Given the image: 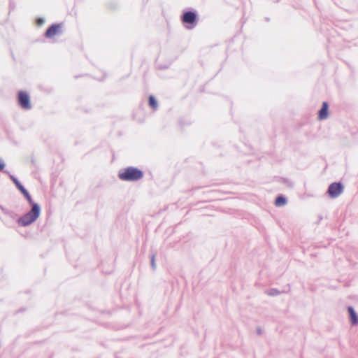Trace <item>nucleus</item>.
Listing matches in <instances>:
<instances>
[{
    "label": "nucleus",
    "instance_id": "nucleus-1",
    "mask_svg": "<svg viewBox=\"0 0 358 358\" xmlns=\"http://www.w3.org/2000/svg\"><path fill=\"white\" fill-rule=\"evenodd\" d=\"M118 176L124 181H136L143 178V173L137 168L130 166L121 170Z\"/></svg>",
    "mask_w": 358,
    "mask_h": 358
},
{
    "label": "nucleus",
    "instance_id": "nucleus-2",
    "mask_svg": "<svg viewBox=\"0 0 358 358\" xmlns=\"http://www.w3.org/2000/svg\"><path fill=\"white\" fill-rule=\"evenodd\" d=\"M40 215V208L38 204L34 203L31 210L20 217L18 223L21 226H27L34 222Z\"/></svg>",
    "mask_w": 358,
    "mask_h": 358
},
{
    "label": "nucleus",
    "instance_id": "nucleus-3",
    "mask_svg": "<svg viewBox=\"0 0 358 358\" xmlns=\"http://www.w3.org/2000/svg\"><path fill=\"white\" fill-rule=\"evenodd\" d=\"M344 187L341 182H333L328 188V194L331 198H337L343 192Z\"/></svg>",
    "mask_w": 358,
    "mask_h": 358
},
{
    "label": "nucleus",
    "instance_id": "nucleus-4",
    "mask_svg": "<svg viewBox=\"0 0 358 358\" xmlns=\"http://www.w3.org/2000/svg\"><path fill=\"white\" fill-rule=\"evenodd\" d=\"M18 103L20 106L25 110H29L31 108L30 99L27 92L24 91L19 92Z\"/></svg>",
    "mask_w": 358,
    "mask_h": 358
},
{
    "label": "nucleus",
    "instance_id": "nucleus-5",
    "mask_svg": "<svg viewBox=\"0 0 358 358\" xmlns=\"http://www.w3.org/2000/svg\"><path fill=\"white\" fill-rule=\"evenodd\" d=\"M62 33V26L58 24H52L46 31L45 36L47 38H52Z\"/></svg>",
    "mask_w": 358,
    "mask_h": 358
},
{
    "label": "nucleus",
    "instance_id": "nucleus-6",
    "mask_svg": "<svg viewBox=\"0 0 358 358\" xmlns=\"http://www.w3.org/2000/svg\"><path fill=\"white\" fill-rule=\"evenodd\" d=\"M196 21V15L194 12L188 11L182 16V22L184 24H194Z\"/></svg>",
    "mask_w": 358,
    "mask_h": 358
},
{
    "label": "nucleus",
    "instance_id": "nucleus-7",
    "mask_svg": "<svg viewBox=\"0 0 358 358\" xmlns=\"http://www.w3.org/2000/svg\"><path fill=\"white\" fill-rule=\"evenodd\" d=\"M328 117V103L323 102L322 106L319 111L318 119L320 120H325Z\"/></svg>",
    "mask_w": 358,
    "mask_h": 358
},
{
    "label": "nucleus",
    "instance_id": "nucleus-8",
    "mask_svg": "<svg viewBox=\"0 0 358 358\" xmlns=\"http://www.w3.org/2000/svg\"><path fill=\"white\" fill-rule=\"evenodd\" d=\"M348 310L349 313L351 324L352 325L358 324V316H357L355 309L352 306H350V307H348Z\"/></svg>",
    "mask_w": 358,
    "mask_h": 358
},
{
    "label": "nucleus",
    "instance_id": "nucleus-9",
    "mask_svg": "<svg viewBox=\"0 0 358 358\" xmlns=\"http://www.w3.org/2000/svg\"><path fill=\"white\" fill-rule=\"evenodd\" d=\"M287 203V199L285 196L280 195V196H278L276 199H275V205L276 206H284Z\"/></svg>",
    "mask_w": 358,
    "mask_h": 358
},
{
    "label": "nucleus",
    "instance_id": "nucleus-10",
    "mask_svg": "<svg viewBox=\"0 0 358 358\" xmlns=\"http://www.w3.org/2000/svg\"><path fill=\"white\" fill-rule=\"evenodd\" d=\"M148 102H149V106L154 110L157 109V100L155 99V98L150 95L148 98Z\"/></svg>",
    "mask_w": 358,
    "mask_h": 358
},
{
    "label": "nucleus",
    "instance_id": "nucleus-11",
    "mask_svg": "<svg viewBox=\"0 0 358 358\" xmlns=\"http://www.w3.org/2000/svg\"><path fill=\"white\" fill-rule=\"evenodd\" d=\"M266 294L268 296H275L280 294V292L275 288L270 289L266 292Z\"/></svg>",
    "mask_w": 358,
    "mask_h": 358
},
{
    "label": "nucleus",
    "instance_id": "nucleus-12",
    "mask_svg": "<svg viewBox=\"0 0 358 358\" xmlns=\"http://www.w3.org/2000/svg\"><path fill=\"white\" fill-rule=\"evenodd\" d=\"M18 189L24 194V196L27 195L29 193L22 185H19Z\"/></svg>",
    "mask_w": 358,
    "mask_h": 358
},
{
    "label": "nucleus",
    "instance_id": "nucleus-13",
    "mask_svg": "<svg viewBox=\"0 0 358 358\" xmlns=\"http://www.w3.org/2000/svg\"><path fill=\"white\" fill-rule=\"evenodd\" d=\"M11 178L13 181V182L15 183V185H16V187H17V189L19 188V185H22L19 181L14 177L11 176Z\"/></svg>",
    "mask_w": 358,
    "mask_h": 358
},
{
    "label": "nucleus",
    "instance_id": "nucleus-14",
    "mask_svg": "<svg viewBox=\"0 0 358 358\" xmlns=\"http://www.w3.org/2000/svg\"><path fill=\"white\" fill-rule=\"evenodd\" d=\"M24 196L26 197V199H27V201H29V203H31L32 205L34 204L33 201H32V199L29 193L27 195H25Z\"/></svg>",
    "mask_w": 358,
    "mask_h": 358
},
{
    "label": "nucleus",
    "instance_id": "nucleus-15",
    "mask_svg": "<svg viewBox=\"0 0 358 358\" xmlns=\"http://www.w3.org/2000/svg\"><path fill=\"white\" fill-rule=\"evenodd\" d=\"M4 168V164L0 161V171L3 170Z\"/></svg>",
    "mask_w": 358,
    "mask_h": 358
},
{
    "label": "nucleus",
    "instance_id": "nucleus-16",
    "mask_svg": "<svg viewBox=\"0 0 358 358\" xmlns=\"http://www.w3.org/2000/svg\"><path fill=\"white\" fill-rule=\"evenodd\" d=\"M43 20H41V19H38V24H42V23H43Z\"/></svg>",
    "mask_w": 358,
    "mask_h": 358
},
{
    "label": "nucleus",
    "instance_id": "nucleus-17",
    "mask_svg": "<svg viewBox=\"0 0 358 358\" xmlns=\"http://www.w3.org/2000/svg\"><path fill=\"white\" fill-rule=\"evenodd\" d=\"M152 266H154V259H152Z\"/></svg>",
    "mask_w": 358,
    "mask_h": 358
}]
</instances>
